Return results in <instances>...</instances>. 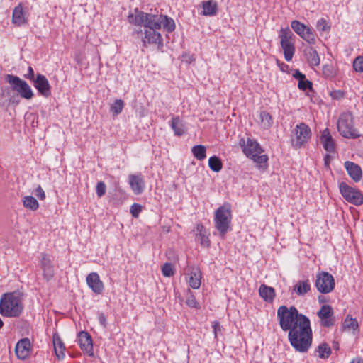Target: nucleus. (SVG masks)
<instances>
[{
    "instance_id": "obj_7",
    "label": "nucleus",
    "mask_w": 363,
    "mask_h": 363,
    "mask_svg": "<svg viewBox=\"0 0 363 363\" xmlns=\"http://www.w3.org/2000/svg\"><path fill=\"white\" fill-rule=\"evenodd\" d=\"M311 130L305 123H300L292 130L291 137V146L294 149H299L304 146L311 139Z\"/></svg>"
},
{
    "instance_id": "obj_46",
    "label": "nucleus",
    "mask_w": 363,
    "mask_h": 363,
    "mask_svg": "<svg viewBox=\"0 0 363 363\" xmlns=\"http://www.w3.org/2000/svg\"><path fill=\"white\" fill-rule=\"evenodd\" d=\"M141 211L142 206L140 204L135 203L130 206V212L134 218H138Z\"/></svg>"
},
{
    "instance_id": "obj_40",
    "label": "nucleus",
    "mask_w": 363,
    "mask_h": 363,
    "mask_svg": "<svg viewBox=\"0 0 363 363\" xmlns=\"http://www.w3.org/2000/svg\"><path fill=\"white\" fill-rule=\"evenodd\" d=\"M323 74L325 78L331 79L336 75V72L332 65H325L323 67Z\"/></svg>"
},
{
    "instance_id": "obj_39",
    "label": "nucleus",
    "mask_w": 363,
    "mask_h": 363,
    "mask_svg": "<svg viewBox=\"0 0 363 363\" xmlns=\"http://www.w3.org/2000/svg\"><path fill=\"white\" fill-rule=\"evenodd\" d=\"M343 328L345 329L355 330L358 328V323L356 319L347 316L344 320Z\"/></svg>"
},
{
    "instance_id": "obj_30",
    "label": "nucleus",
    "mask_w": 363,
    "mask_h": 363,
    "mask_svg": "<svg viewBox=\"0 0 363 363\" xmlns=\"http://www.w3.org/2000/svg\"><path fill=\"white\" fill-rule=\"evenodd\" d=\"M201 272L199 269H193L189 274V284L194 289H198L201 286Z\"/></svg>"
},
{
    "instance_id": "obj_51",
    "label": "nucleus",
    "mask_w": 363,
    "mask_h": 363,
    "mask_svg": "<svg viewBox=\"0 0 363 363\" xmlns=\"http://www.w3.org/2000/svg\"><path fill=\"white\" fill-rule=\"evenodd\" d=\"M293 77L297 79L298 82L302 81L306 78V75L300 72L299 69H295L293 74Z\"/></svg>"
},
{
    "instance_id": "obj_8",
    "label": "nucleus",
    "mask_w": 363,
    "mask_h": 363,
    "mask_svg": "<svg viewBox=\"0 0 363 363\" xmlns=\"http://www.w3.org/2000/svg\"><path fill=\"white\" fill-rule=\"evenodd\" d=\"M6 81L11 84L13 90L18 92L20 96L26 99H30L33 96V92L29 84L18 76L6 74Z\"/></svg>"
},
{
    "instance_id": "obj_14",
    "label": "nucleus",
    "mask_w": 363,
    "mask_h": 363,
    "mask_svg": "<svg viewBox=\"0 0 363 363\" xmlns=\"http://www.w3.org/2000/svg\"><path fill=\"white\" fill-rule=\"evenodd\" d=\"M33 86L38 90V94L44 97L51 95V87L48 79L42 74H38L33 82Z\"/></svg>"
},
{
    "instance_id": "obj_48",
    "label": "nucleus",
    "mask_w": 363,
    "mask_h": 363,
    "mask_svg": "<svg viewBox=\"0 0 363 363\" xmlns=\"http://www.w3.org/2000/svg\"><path fill=\"white\" fill-rule=\"evenodd\" d=\"M35 195L40 199L44 200L45 199V193L43 188L39 185L35 190Z\"/></svg>"
},
{
    "instance_id": "obj_9",
    "label": "nucleus",
    "mask_w": 363,
    "mask_h": 363,
    "mask_svg": "<svg viewBox=\"0 0 363 363\" xmlns=\"http://www.w3.org/2000/svg\"><path fill=\"white\" fill-rule=\"evenodd\" d=\"M292 37L293 33L289 28L281 29L279 38L284 58L287 62L291 61L296 50Z\"/></svg>"
},
{
    "instance_id": "obj_32",
    "label": "nucleus",
    "mask_w": 363,
    "mask_h": 363,
    "mask_svg": "<svg viewBox=\"0 0 363 363\" xmlns=\"http://www.w3.org/2000/svg\"><path fill=\"white\" fill-rule=\"evenodd\" d=\"M261 125L264 129H269L273 125V118L269 113L266 111H262L259 113Z\"/></svg>"
},
{
    "instance_id": "obj_23",
    "label": "nucleus",
    "mask_w": 363,
    "mask_h": 363,
    "mask_svg": "<svg viewBox=\"0 0 363 363\" xmlns=\"http://www.w3.org/2000/svg\"><path fill=\"white\" fill-rule=\"evenodd\" d=\"M196 240L204 247H208L211 244L206 228L202 224H197L196 227Z\"/></svg>"
},
{
    "instance_id": "obj_26",
    "label": "nucleus",
    "mask_w": 363,
    "mask_h": 363,
    "mask_svg": "<svg viewBox=\"0 0 363 363\" xmlns=\"http://www.w3.org/2000/svg\"><path fill=\"white\" fill-rule=\"evenodd\" d=\"M12 23L18 26H21L27 23L21 4H19L13 9Z\"/></svg>"
},
{
    "instance_id": "obj_10",
    "label": "nucleus",
    "mask_w": 363,
    "mask_h": 363,
    "mask_svg": "<svg viewBox=\"0 0 363 363\" xmlns=\"http://www.w3.org/2000/svg\"><path fill=\"white\" fill-rule=\"evenodd\" d=\"M291 26L293 30L308 44L314 45L316 43V35L312 28L297 20L292 21Z\"/></svg>"
},
{
    "instance_id": "obj_12",
    "label": "nucleus",
    "mask_w": 363,
    "mask_h": 363,
    "mask_svg": "<svg viewBox=\"0 0 363 363\" xmlns=\"http://www.w3.org/2000/svg\"><path fill=\"white\" fill-rule=\"evenodd\" d=\"M315 286L321 294L331 292L335 286V279L332 274L326 272H320L316 274Z\"/></svg>"
},
{
    "instance_id": "obj_17",
    "label": "nucleus",
    "mask_w": 363,
    "mask_h": 363,
    "mask_svg": "<svg viewBox=\"0 0 363 363\" xmlns=\"http://www.w3.org/2000/svg\"><path fill=\"white\" fill-rule=\"evenodd\" d=\"M40 267L43 271V277L48 281L54 277V267L49 255L46 253L41 254L40 261Z\"/></svg>"
},
{
    "instance_id": "obj_21",
    "label": "nucleus",
    "mask_w": 363,
    "mask_h": 363,
    "mask_svg": "<svg viewBox=\"0 0 363 363\" xmlns=\"http://www.w3.org/2000/svg\"><path fill=\"white\" fill-rule=\"evenodd\" d=\"M152 16L155 17L154 19L160 24V28L162 26L164 30H167L168 33H172L175 30L176 26L173 18L162 14L157 15L152 13Z\"/></svg>"
},
{
    "instance_id": "obj_43",
    "label": "nucleus",
    "mask_w": 363,
    "mask_h": 363,
    "mask_svg": "<svg viewBox=\"0 0 363 363\" xmlns=\"http://www.w3.org/2000/svg\"><path fill=\"white\" fill-rule=\"evenodd\" d=\"M186 303L188 306H189L191 308H200L199 303L197 302L195 296L191 293H190L188 295L186 301Z\"/></svg>"
},
{
    "instance_id": "obj_18",
    "label": "nucleus",
    "mask_w": 363,
    "mask_h": 363,
    "mask_svg": "<svg viewBox=\"0 0 363 363\" xmlns=\"http://www.w3.org/2000/svg\"><path fill=\"white\" fill-rule=\"evenodd\" d=\"M86 283L93 292L96 294H100L104 291V284L96 272H91L87 275Z\"/></svg>"
},
{
    "instance_id": "obj_47",
    "label": "nucleus",
    "mask_w": 363,
    "mask_h": 363,
    "mask_svg": "<svg viewBox=\"0 0 363 363\" xmlns=\"http://www.w3.org/2000/svg\"><path fill=\"white\" fill-rule=\"evenodd\" d=\"M212 328L213 329L214 337L216 339L218 333H220L223 328L218 321L212 322Z\"/></svg>"
},
{
    "instance_id": "obj_11",
    "label": "nucleus",
    "mask_w": 363,
    "mask_h": 363,
    "mask_svg": "<svg viewBox=\"0 0 363 363\" xmlns=\"http://www.w3.org/2000/svg\"><path fill=\"white\" fill-rule=\"evenodd\" d=\"M339 189L341 195L347 202L355 206H360L363 203V195L359 190L350 186L343 182L340 183Z\"/></svg>"
},
{
    "instance_id": "obj_31",
    "label": "nucleus",
    "mask_w": 363,
    "mask_h": 363,
    "mask_svg": "<svg viewBox=\"0 0 363 363\" xmlns=\"http://www.w3.org/2000/svg\"><path fill=\"white\" fill-rule=\"evenodd\" d=\"M52 342L57 357L59 358L61 356L63 357L65 355L64 350H65V347L58 333H54L52 335Z\"/></svg>"
},
{
    "instance_id": "obj_22",
    "label": "nucleus",
    "mask_w": 363,
    "mask_h": 363,
    "mask_svg": "<svg viewBox=\"0 0 363 363\" xmlns=\"http://www.w3.org/2000/svg\"><path fill=\"white\" fill-rule=\"evenodd\" d=\"M349 176L355 182H359L362 178V172L361 167L354 162L346 161L344 164Z\"/></svg>"
},
{
    "instance_id": "obj_28",
    "label": "nucleus",
    "mask_w": 363,
    "mask_h": 363,
    "mask_svg": "<svg viewBox=\"0 0 363 363\" xmlns=\"http://www.w3.org/2000/svg\"><path fill=\"white\" fill-rule=\"evenodd\" d=\"M311 290V284L308 279L300 280L294 286L293 291L297 296H303Z\"/></svg>"
},
{
    "instance_id": "obj_15",
    "label": "nucleus",
    "mask_w": 363,
    "mask_h": 363,
    "mask_svg": "<svg viewBox=\"0 0 363 363\" xmlns=\"http://www.w3.org/2000/svg\"><path fill=\"white\" fill-rule=\"evenodd\" d=\"M78 342L80 348L89 356L92 357L93 352V342L91 335L86 331H81L78 334Z\"/></svg>"
},
{
    "instance_id": "obj_45",
    "label": "nucleus",
    "mask_w": 363,
    "mask_h": 363,
    "mask_svg": "<svg viewBox=\"0 0 363 363\" xmlns=\"http://www.w3.org/2000/svg\"><path fill=\"white\" fill-rule=\"evenodd\" d=\"M106 186L104 182H99L96 186V193L99 198L102 197L106 193Z\"/></svg>"
},
{
    "instance_id": "obj_35",
    "label": "nucleus",
    "mask_w": 363,
    "mask_h": 363,
    "mask_svg": "<svg viewBox=\"0 0 363 363\" xmlns=\"http://www.w3.org/2000/svg\"><path fill=\"white\" fill-rule=\"evenodd\" d=\"M208 166L213 172H219L222 169L223 164L218 157L213 155L208 160Z\"/></svg>"
},
{
    "instance_id": "obj_41",
    "label": "nucleus",
    "mask_w": 363,
    "mask_h": 363,
    "mask_svg": "<svg viewBox=\"0 0 363 363\" xmlns=\"http://www.w3.org/2000/svg\"><path fill=\"white\" fill-rule=\"evenodd\" d=\"M298 88L302 91H313V83L305 78V79L298 82Z\"/></svg>"
},
{
    "instance_id": "obj_54",
    "label": "nucleus",
    "mask_w": 363,
    "mask_h": 363,
    "mask_svg": "<svg viewBox=\"0 0 363 363\" xmlns=\"http://www.w3.org/2000/svg\"><path fill=\"white\" fill-rule=\"evenodd\" d=\"M318 301L320 303H323L324 302H326V298L325 297L323 296H318Z\"/></svg>"
},
{
    "instance_id": "obj_24",
    "label": "nucleus",
    "mask_w": 363,
    "mask_h": 363,
    "mask_svg": "<svg viewBox=\"0 0 363 363\" xmlns=\"http://www.w3.org/2000/svg\"><path fill=\"white\" fill-rule=\"evenodd\" d=\"M303 54L311 67H316L320 65V60L317 50L312 46L306 47Z\"/></svg>"
},
{
    "instance_id": "obj_53",
    "label": "nucleus",
    "mask_w": 363,
    "mask_h": 363,
    "mask_svg": "<svg viewBox=\"0 0 363 363\" xmlns=\"http://www.w3.org/2000/svg\"><path fill=\"white\" fill-rule=\"evenodd\" d=\"M350 363H363V359L354 358Z\"/></svg>"
},
{
    "instance_id": "obj_52",
    "label": "nucleus",
    "mask_w": 363,
    "mask_h": 363,
    "mask_svg": "<svg viewBox=\"0 0 363 363\" xmlns=\"http://www.w3.org/2000/svg\"><path fill=\"white\" fill-rule=\"evenodd\" d=\"M98 320L99 323L105 328L106 327V317L103 313H98Z\"/></svg>"
},
{
    "instance_id": "obj_50",
    "label": "nucleus",
    "mask_w": 363,
    "mask_h": 363,
    "mask_svg": "<svg viewBox=\"0 0 363 363\" xmlns=\"http://www.w3.org/2000/svg\"><path fill=\"white\" fill-rule=\"evenodd\" d=\"M330 96L333 99H340L344 96V92L341 90H334L330 92Z\"/></svg>"
},
{
    "instance_id": "obj_2",
    "label": "nucleus",
    "mask_w": 363,
    "mask_h": 363,
    "mask_svg": "<svg viewBox=\"0 0 363 363\" xmlns=\"http://www.w3.org/2000/svg\"><path fill=\"white\" fill-rule=\"evenodd\" d=\"M154 18L152 13L135 9L134 13L128 15V20L133 25L144 27V31L142 29L135 31L137 35L140 36L144 48H147L149 45H157L158 50H162L164 47L163 38L157 31L160 29V26Z\"/></svg>"
},
{
    "instance_id": "obj_34",
    "label": "nucleus",
    "mask_w": 363,
    "mask_h": 363,
    "mask_svg": "<svg viewBox=\"0 0 363 363\" xmlns=\"http://www.w3.org/2000/svg\"><path fill=\"white\" fill-rule=\"evenodd\" d=\"M23 206L31 211H36L39 207L38 201L32 196H26L23 200Z\"/></svg>"
},
{
    "instance_id": "obj_16",
    "label": "nucleus",
    "mask_w": 363,
    "mask_h": 363,
    "mask_svg": "<svg viewBox=\"0 0 363 363\" xmlns=\"http://www.w3.org/2000/svg\"><path fill=\"white\" fill-rule=\"evenodd\" d=\"M31 348L30 341L28 338L21 339L16 344L15 352L17 357L20 359H26L30 354Z\"/></svg>"
},
{
    "instance_id": "obj_29",
    "label": "nucleus",
    "mask_w": 363,
    "mask_h": 363,
    "mask_svg": "<svg viewBox=\"0 0 363 363\" xmlns=\"http://www.w3.org/2000/svg\"><path fill=\"white\" fill-rule=\"evenodd\" d=\"M202 15L206 16H213L216 15L218 10L217 3L214 1H204L202 2Z\"/></svg>"
},
{
    "instance_id": "obj_55",
    "label": "nucleus",
    "mask_w": 363,
    "mask_h": 363,
    "mask_svg": "<svg viewBox=\"0 0 363 363\" xmlns=\"http://www.w3.org/2000/svg\"><path fill=\"white\" fill-rule=\"evenodd\" d=\"M333 348L335 349V350H338L339 349V344L338 342H333Z\"/></svg>"
},
{
    "instance_id": "obj_20",
    "label": "nucleus",
    "mask_w": 363,
    "mask_h": 363,
    "mask_svg": "<svg viewBox=\"0 0 363 363\" xmlns=\"http://www.w3.org/2000/svg\"><path fill=\"white\" fill-rule=\"evenodd\" d=\"M128 180L134 194L138 195L144 191L145 185L141 174H130L128 177Z\"/></svg>"
},
{
    "instance_id": "obj_36",
    "label": "nucleus",
    "mask_w": 363,
    "mask_h": 363,
    "mask_svg": "<svg viewBox=\"0 0 363 363\" xmlns=\"http://www.w3.org/2000/svg\"><path fill=\"white\" fill-rule=\"evenodd\" d=\"M316 352L320 358L327 359L331 354V349L327 343H322L318 347Z\"/></svg>"
},
{
    "instance_id": "obj_37",
    "label": "nucleus",
    "mask_w": 363,
    "mask_h": 363,
    "mask_svg": "<svg viewBox=\"0 0 363 363\" xmlns=\"http://www.w3.org/2000/svg\"><path fill=\"white\" fill-rule=\"evenodd\" d=\"M124 107V102L121 99H116L111 106L110 111L114 115L117 116L121 113Z\"/></svg>"
},
{
    "instance_id": "obj_3",
    "label": "nucleus",
    "mask_w": 363,
    "mask_h": 363,
    "mask_svg": "<svg viewBox=\"0 0 363 363\" xmlns=\"http://www.w3.org/2000/svg\"><path fill=\"white\" fill-rule=\"evenodd\" d=\"M23 294L19 291L4 293L0 298V314L6 318H18L23 311Z\"/></svg>"
},
{
    "instance_id": "obj_19",
    "label": "nucleus",
    "mask_w": 363,
    "mask_h": 363,
    "mask_svg": "<svg viewBox=\"0 0 363 363\" xmlns=\"http://www.w3.org/2000/svg\"><path fill=\"white\" fill-rule=\"evenodd\" d=\"M320 142L326 152L329 153H335V141L333 139L328 128H325L322 132L320 138Z\"/></svg>"
},
{
    "instance_id": "obj_13",
    "label": "nucleus",
    "mask_w": 363,
    "mask_h": 363,
    "mask_svg": "<svg viewBox=\"0 0 363 363\" xmlns=\"http://www.w3.org/2000/svg\"><path fill=\"white\" fill-rule=\"evenodd\" d=\"M317 315L320 319V325L324 328H330L335 325V318L333 308L330 305H323L318 311Z\"/></svg>"
},
{
    "instance_id": "obj_27",
    "label": "nucleus",
    "mask_w": 363,
    "mask_h": 363,
    "mask_svg": "<svg viewBox=\"0 0 363 363\" xmlns=\"http://www.w3.org/2000/svg\"><path fill=\"white\" fill-rule=\"evenodd\" d=\"M259 296L267 302H272L275 297V291L273 287L261 284L259 289Z\"/></svg>"
},
{
    "instance_id": "obj_25",
    "label": "nucleus",
    "mask_w": 363,
    "mask_h": 363,
    "mask_svg": "<svg viewBox=\"0 0 363 363\" xmlns=\"http://www.w3.org/2000/svg\"><path fill=\"white\" fill-rule=\"evenodd\" d=\"M169 125L172 129L174 134L177 136H182L186 132L184 123L179 116H173L169 123Z\"/></svg>"
},
{
    "instance_id": "obj_44",
    "label": "nucleus",
    "mask_w": 363,
    "mask_h": 363,
    "mask_svg": "<svg viewBox=\"0 0 363 363\" xmlns=\"http://www.w3.org/2000/svg\"><path fill=\"white\" fill-rule=\"evenodd\" d=\"M162 272L164 277H169L174 274V270L172 264L165 263L162 267Z\"/></svg>"
},
{
    "instance_id": "obj_6",
    "label": "nucleus",
    "mask_w": 363,
    "mask_h": 363,
    "mask_svg": "<svg viewBox=\"0 0 363 363\" xmlns=\"http://www.w3.org/2000/svg\"><path fill=\"white\" fill-rule=\"evenodd\" d=\"M337 129L340 134L345 138H357L360 136L359 131L354 127L353 116L350 112H345L340 114Z\"/></svg>"
},
{
    "instance_id": "obj_49",
    "label": "nucleus",
    "mask_w": 363,
    "mask_h": 363,
    "mask_svg": "<svg viewBox=\"0 0 363 363\" xmlns=\"http://www.w3.org/2000/svg\"><path fill=\"white\" fill-rule=\"evenodd\" d=\"M24 77H25V78H26L27 79H29L32 82L35 80L36 76H35L34 70L32 67H30V66L28 67V73L24 75Z\"/></svg>"
},
{
    "instance_id": "obj_5",
    "label": "nucleus",
    "mask_w": 363,
    "mask_h": 363,
    "mask_svg": "<svg viewBox=\"0 0 363 363\" xmlns=\"http://www.w3.org/2000/svg\"><path fill=\"white\" fill-rule=\"evenodd\" d=\"M239 145L246 157L252 159L257 164L266 163L268 157L266 155H260L263 150L260 145L251 138H241Z\"/></svg>"
},
{
    "instance_id": "obj_1",
    "label": "nucleus",
    "mask_w": 363,
    "mask_h": 363,
    "mask_svg": "<svg viewBox=\"0 0 363 363\" xmlns=\"http://www.w3.org/2000/svg\"><path fill=\"white\" fill-rule=\"evenodd\" d=\"M277 318L284 332H289L291 345L298 352H306L312 343L313 333L309 318L299 313L292 306H281L277 309Z\"/></svg>"
},
{
    "instance_id": "obj_4",
    "label": "nucleus",
    "mask_w": 363,
    "mask_h": 363,
    "mask_svg": "<svg viewBox=\"0 0 363 363\" xmlns=\"http://www.w3.org/2000/svg\"><path fill=\"white\" fill-rule=\"evenodd\" d=\"M231 220L232 211L230 203H224L215 211L213 219L214 225L221 237H224L230 230Z\"/></svg>"
},
{
    "instance_id": "obj_33",
    "label": "nucleus",
    "mask_w": 363,
    "mask_h": 363,
    "mask_svg": "<svg viewBox=\"0 0 363 363\" xmlns=\"http://www.w3.org/2000/svg\"><path fill=\"white\" fill-rule=\"evenodd\" d=\"M194 157L198 160L203 161L206 157V148L203 145H194L191 148Z\"/></svg>"
},
{
    "instance_id": "obj_38",
    "label": "nucleus",
    "mask_w": 363,
    "mask_h": 363,
    "mask_svg": "<svg viewBox=\"0 0 363 363\" xmlns=\"http://www.w3.org/2000/svg\"><path fill=\"white\" fill-rule=\"evenodd\" d=\"M316 28L319 31L329 32L331 28V25L326 19L322 18L318 20Z\"/></svg>"
},
{
    "instance_id": "obj_56",
    "label": "nucleus",
    "mask_w": 363,
    "mask_h": 363,
    "mask_svg": "<svg viewBox=\"0 0 363 363\" xmlns=\"http://www.w3.org/2000/svg\"><path fill=\"white\" fill-rule=\"evenodd\" d=\"M281 65H282V66H284V67H288V65H286V64H284V63H283V62L281 63Z\"/></svg>"
},
{
    "instance_id": "obj_42",
    "label": "nucleus",
    "mask_w": 363,
    "mask_h": 363,
    "mask_svg": "<svg viewBox=\"0 0 363 363\" xmlns=\"http://www.w3.org/2000/svg\"><path fill=\"white\" fill-rule=\"evenodd\" d=\"M353 69L357 72H363V56H357L354 60Z\"/></svg>"
}]
</instances>
